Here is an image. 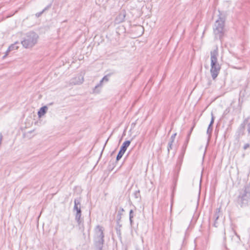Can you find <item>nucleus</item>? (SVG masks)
<instances>
[{
    "mask_svg": "<svg viewBox=\"0 0 250 250\" xmlns=\"http://www.w3.org/2000/svg\"><path fill=\"white\" fill-rule=\"evenodd\" d=\"M176 135H177V134H176V133H175L171 135V136L170 137V142H173V143L174 142Z\"/></svg>",
    "mask_w": 250,
    "mask_h": 250,
    "instance_id": "22",
    "label": "nucleus"
},
{
    "mask_svg": "<svg viewBox=\"0 0 250 250\" xmlns=\"http://www.w3.org/2000/svg\"><path fill=\"white\" fill-rule=\"evenodd\" d=\"M224 240L226 241V232H225V230H224Z\"/></svg>",
    "mask_w": 250,
    "mask_h": 250,
    "instance_id": "35",
    "label": "nucleus"
},
{
    "mask_svg": "<svg viewBox=\"0 0 250 250\" xmlns=\"http://www.w3.org/2000/svg\"><path fill=\"white\" fill-rule=\"evenodd\" d=\"M43 13V12L42 11L40 12L37 13L36 14V16L38 18V17H40Z\"/></svg>",
    "mask_w": 250,
    "mask_h": 250,
    "instance_id": "31",
    "label": "nucleus"
},
{
    "mask_svg": "<svg viewBox=\"0 0 250 250\" xmlns=\"http://www.w3.org/2000/svg\"><path fill=\"white\" fill-rule=\"evenodd\" d=\"M109 76H110V74L104 76L102 79L103 81H104V82H107L109 80V79H108Z\"/></svg>",
    "mask_w": 250,
    "mask_h": 250,
    "instance_id": "23",
    "label": "nucleus"
},
{
    "mask_svg": "<svg viewBox=\"0 0 250 250\" xmlns=\"http://www.w3.org/2000/svg\"><path fill=\"white\" fill-rule=\"evenodd\" d=\"M47 110V107L46 106H43L42 107L38 112V115L39 117H41L44 114L46 113Z\"/></svg>",
    "mask_w": 250,
    "mask_h": 250,
    "instance_id": "10",
    "label": "nucleus"
},
{
    "mask_svg": "<svg viewBox=\"0 0 250 250\" xmlns=\"http://www.w3.org/2000/svg\"><path fill=\"white\" fill-rule=\"evenodd\" d=\"M247 131L249 134H250V123L247 125Z\"/></svg>",
    "mask_w": 250,
    "mask_h": 250,
    "instance_id": "32",
    "label": "nucleus"
},
{
    "mask_svg": "<svg viewBox=\"0 0 250 250\" xmlns=\"http://www.w3.org/2000/svg\"><path fill=\"white\" fill-rule=\"evenodd\" d=\"M236 205L241 208L250 205V184H247L239 189L238 194L235 200Z\"/></svg>",
    "mask_w": 250,
    "mask_h": 250,
    "instance_id": "1",
    "label": "nucleus"
},
{
    "mask_svg": "<svg viewBox=\"0 0 250 250\" xmlns=\"http://www.w3.org/2000/svg\"><path fill=\"white\" fill-rule=\"evenodd\" d=\"M173 143V142H171L170 141H169L168 143V145H167V153L168 154L169 153L170 150L172 148Z\"/></svg>",
    "mask_w": 250,
    "mask_h": 250,
    "instance_id": "19",
    "label": "nucleus"
},
{
    "mask_svg": "<svg viewBox=\"0 0 250 250\" xmlns=\"http://www.w3.org/2000/svg\"><path fill=\"white\" fill-rule=\"evenodd\" d=\"M218 47L210 52V73L213 80H215L218 75L221 69V66L218 62Z\"/></svg>",
    "mask_w": 250,
    "mask_h": 250,
    "instance_id": "2",
    "label": "nucleus"
},
{
    "mask_svg": "<svg viewBox=\"0 0 250 250\" xmlns=\"http://www.w3.org/2000/svg\"><path fill=\"white\" fill-rule=\"evenodd\" d=\"M131 141L129 140L126 141L122 144L120 149L116 157V161H118L123 156L126 150L127 147L130 145Z\"/></svg>",
    "mask_w": 250,
    "mask_h": 250,
    "instance_id": "6",
    "label": "nucleus"
},
{
    "mask_svg": "<svg viewBox=\"0 0 250 250\" xmlns=\"http://www.w3.org/2000/svg\"><path fill=\"white\" fill-rule=\"evenodd\" d=\"M126 16V12L125 10L121 11L120 13L117 15L115 19V21L117 23H120L125 21Z\"/></svg>",
    "mask_w": 250,
    "mask_h": 250,
    "instance_id": "7",
    "label": "nucleus"
},
{
    "mask_svg": "<svg viewBox=\"0 0 250 250\" xmlns=\"http://www.w3.org/2000/svg\"><path fill=\"white\" fill-rule=\"evenodd\" d=\"M212 131V126H210V125H208V129L207 131V133L209 137H210V136L211 135Z\"/></svg>",
    "mask_w": 250,
    "mask_h": 250,
    "instance_id": "17",
    "label": "nucleus"
},
{
    "mask_svg": "<svg viewBox=\"0 0 250 250\" xmlns=\"http://www.w3.org/2000/svg\"><path fill=\"white\" fill-rule=\"evenodd\" d=\"M133 218V211L132 209H131L129 211V218Z\"/></svg>",
    "mask_w": 250,
    "mask_h": 250,
    "instance_id": "28",
    "label": "nucleus"
},
{
    "mask_svg": "<svg viewBox=\"0 0 250 250\" xmlns=\"http://www.w3.org/2000/svg\"><path fill=\"white\" fill-rule=\"evenodd\" d=\"M187 146H184L183 145V146H182V152H181V156L182 157H183L185 154V153L186 152V148H187Z\"/></svg>",
    "mask_w": 250,
    "mask_h": 250,
    "instance_id": "20",
    "label": "nucleus"
},
{
    "mask_svg": "<svg viewBox=\"0 0 250 250\" xmlns=\"http://www.w3.org/2000/svg\"><path fill=\"white\" fill-rule=\"evenodd\" d=\"M108 139H107V140L106 141V142H105V144H104V146H105V145H106V144L107 143V141H108Z\"/></svg>",
    "mask_w": 250,
    "mask_h": 250,
    "instance_id": "39",
    "label": "nucleus"
},
{
    "mask_svg": "<svg viewBox=\"0 0 250 250\" xmlns=\"http://www.w3.org/2000/svg\"><path fill=\"white\" fill-rule=\"evenodd\" d=\"M52 5L51 3H50L49 5H48L47 6H46L42 10V11L43 12H45V11L47 10L48 9H49Z\"/></svg>",
    "mask_w": 250,
    "mask_h": 250,
    "instance_id": "26",
    "label": "nucleus"
},
{
    "mask_svg": "<svg viewBox=\"0 0 250 250\" xmlns=\"http://www.w3.org/2000/svg\"><path fill=\"white\" fill-rule=\"evenodd\" d=\"M225 19L224 17H221L220 14L218 19L216 21L213 26L215 39H219L221 42L225 35Z\"/></svg>",
    "mask_w": 250,
    "mask_h": 250,
    "instance_id": "3",
    "label": "nucleus"
},
{
    "mask_svg": "<svg viewBox=\"0 0 250 250\" xmlns=\"http://www.w3.org/2000/svg\"><path fill=\"white\" fill-rule=\"evenodd\" d=\"M121 227H122V225L120 223L119 224H117L116 230V233H117V235H118L119 236H120L121 235Z\"/></svg>",
    "mask_w": 250,
    "mask_h": 250,
    "instance_id": "14",
    "label": "nucleus"
},
{
    "mask_svg": "<svg viewBox=\"0 0 250 250\" xmlns=\"http://www.w3.org/2000/svg\"><path fill=\"white\" fill-rule=\"evenodd\" d=\"M214 118L213 115V114L212 113L211 114V119L210 124H209V125H210V126H212L213 124L214 123Z\"/></svg>",
    "mask_w": 250,
    "mask_h": 250,
    "instance_id": "24",
    "label": "nucleus"
},
{
    "mask_svg": "<svg viewBox=\"0 0 250 250\" xmlns=\"http://www.w3.org/2000/svg\"><path fill=\"white\" fill-rule=\"evenodd\" d=\"M2 139V135L1 133H0V145L1 144Z\"/></svg>",
    "mask_w": 250,
    "mask_h": 250,
    "instance_id": "34",
    "label": "nucleus"
},
{
    "mask_svg": "<svg viewBox=\"0 0 250 250\" xmlns=\"http://www.w3.org/2000/svg\"><path fill=\"white\" fill-rule=\"evenodd\" d=\"M124 211V209L123 208H120V210L118 211L117 215V224H119L122 218V215L123 212Z\"/></svg>",
    "mask_w": 250,
    "mask_h": 250,
    "instance_id": "11",
    "label": "nucleus"
},
{
    "mask_svg": "<svg viewBox=\"0 0 250 250\" xmlns=\"http://www.w3.org/2000/svg\"><path fill=\"white\" fill-rule=\"evenodd\" d=\"M104 237L103 228L100 225L97 226L95 229L94 243L98 250H102L104 241Z\"/></svg>",
    "mask_w": 250,
    "mask_h": 250,
    "instance_id": "4",
    "label": "nucleus"
},
{
    "mask_svg": "<svg viewBox=\"0 0 250 250\" xmlns=\"http://www.w3.org/2000/svg\"><path fill=\"white\" fill-rule=\"evenodd\" d=\"M17 42H15L14 44H11L8 48V51H11L14 49H17L18 48V46L16 45Z\"/></svg>",
    "mask_w": 250,
    "mask_h": 250,
    "instance_id": "16",
    "label": "nucleus"
},
{
    "mask_svg": "<svg viewBox=\"0 0 250 250\" xmlns=\"http://www.w3.org/2000/svg\"><path fill=\"white\" fill-rule=\"evenodd\" d=\"M83 82V78H81L80 77H79L78 78H75L74 79V81H73L72 83H74V84H79L82 83Z\"/></svg>",
    "mask_w": 250,
    "mask_h": 250,
    "instance_id": "12",
    "label": "nucleus"
},
{
    "mask_svg": "<svg viewBox=\"0 0 250 250\" xmlns=\"http://www.w3.org/2000/svg\"><path fill=\"white\" fill-rule=\"evenodd\" d=\"M245 125L244 124H241L240 125L238 129V134L239 136H243L245 134Z\"/></svg>",
    "mask_w": 250,
    "mask_h": 250,
    "instance_id": "9",
    "label": "nucleus"
},
{
    "mask_svg": "<svg viewBox=\"0 0 250 250\" xmlns=\"http://www.w3.org/2000/svg\"><path fill=\"white\" fill-rule=\"evenodd\" d=\"M172 203H173V200H171V207H170V210H171H171H172Z\"/></svg>",
    "mask_w": 250,
    "mask_h": 250,
    "instance_id": "38",
    "label": "nucleus"
},
{
    "mask_svg": "<svg viewBox=\"0 0 250 250\" xmlns=\"http://www.w3.org/2000/svg\"><path fill=\"white\" fill-rule=\"evenodd\" d=\"M189 139H190V138L187 137L186 140V141H185V143L184 144V146H188V145Z\"/></svg>",
    "mask_w": 250,
    "mask_h": 250,
    "instance_id": "27",
    "label": "nucleus"
},
{
    "mask_svg": "<svg viewBox=\"0 0 250 250\" xmlns=\"http://www.w3.org/2000/svg\"><path fill=\"white\" fill-rule=\"evenodd\" d=\"M76 205V206L79 208V206H80L81 207V198H76V199H74V205Z\"/></svg>",
    "mask_w": 250,
    "mask_h": 250,
    "instance_id": "18",
    "label": "nucleus"
},
{
    "mask_svg": "<svg viewBox=\"0 0 250 250\" xmlns=\"http://www.w3.org/2000/svg\"><path fill=\"white\" fill-rule=\"evenodd\" d=\"M250 147V144H248V143H247V144H245L243 146V149L244 150H246L247 149V148H248L249 147Z\"/></svg>",
    "mask_w": 250,
    "mask_h": 250,
    "instance_id": "29",
    "label": "nucleus"
},
{
    "mask_svg": "<svg viewBox=\"0 0 250 250\" xmlns=\"http://www.w3.org/2000/svg\"><path fill=\"white\" fill-rule=\"evenodd\" d=\"M38 35L34 32L27 33L21 43L25 48L32 47L37 42Z\"/></svg>",
    "mask_w": 250,
    "mask_h": 250,
    "instance_id": "5",
    "label": "nucleus"
},
{
    "mask_svg": "<svg viewBox=\"0 0 250 250\" xmlns=\"http://www.w3.org/2000/svg\"><path fill=\"white\" fill-rule=\"evenodd\" d=\"M10 51H8V49L7 50L6 52V54L3 57V58H5L7 55H8V53L9 52H10Z\"/></svg>",
    "mask_w": 250,
    "mask_h": 250,
    "instance_id": "37",
    "label": "nucleus"
},
{
    "mask_svg": "<svg viewBox=\"0 0 250 250\" xmlns=\"http://www.w3.org/2000/svg\"><path fill=\"white\" fill-rule=\"evenodd\" d=\"M129 222H130V224L131 226H132V223H133L132 218H129Z\"/></svg>",
    "mask_w": 250,
    "mask_h": 250,
    "instance_id": "36",
    "label": "nucleus"
},
{
    "mask_svg": "<svg viewBox=\"0 0 250 250\" xmlns=\"http://www.w3.org/2000/svg\"><path fill=\"white\" fill-rule=\"evenodd\" d=\"M194 127V125H193V126L190 128V130H189V132H188L187 137L190 138V135H191V134L192 133V131Z\"/></svg>",
    "mask_w": 250,
    "mask_h": 250,
    "instance_id": "25",
    "label": "nucleus"
},
{
    "mask_svg": "<svg viewBox=\"0 0 250 250\" xmlns=\"http://www.w3.org/2000/svg\"><path fill=\"white\" fill-rule=\"evenodd\" d=\"M248 121V119H245L244 120V121L243 122V123L242 124H244L246 126V124L247 123Z\"/></svg>",
    "mask_w": 250,
    "mask_h": 250,
    "instance_id": "33",
    "label": "nucleus"
},
{
    "mask_svg": "<svg viewBox=\"0 0 250 250\" xmlns=\"http://www.w3.org/2000/svg\"><path fill=\"white\" fill-rule=\"evenodd\" d=\"M171 130V129L169 131L168 133H169L170 132Z\"/></svg>",
    "mask_w": 250,
    "mask_h": 250,
    "instance_id": "40",
    "label": "nucleus"
},
{
    "mask_svg": "<svg viewBox=\"0 0 250 250\" xmlns=\"http://www.w3.org/2000/svg\"><path fill=\"white\" fill-rule=\"evenodd\" d=\"M76 205H74L73 210L74 211H76L75 214H82V210H81V207L80 206H79V208H78L76 206Z\"/></svg>",
    "mask_w": 250,
    "mask_h": 250,
    "instance_id": "13",
    "label": "nucleus"
},
{
    "mask_svg": "<svg viewBox=\"0 0 250 250\" xmlns=\"http://www.w3.org/2000/svg\"><path fill=\"white\" fill-rule=\"evenodd\" d=\"M134 196L136 198H138L140 197V190H136L134 193Z\"/></svg>",
    "mask_w": 250,
    "mask_h": 250,
    "instance_id": "21",
    "label": "nucleus"
},
{
    "mask_svg": "<svg viewBox=\"0 0 250 250\" xmlns=\"http://www.w3.org/2000/svg\"><path fill=\"white\" fill-rule=\"evenodd\" d=\"M104 81H103V80L102 79L99 83L98 84H97L95 86V88L94 89V91L96 92H98V91H97V89L99 87H101L102 86V84H103V83L104 82Z\"/></svg>",
    "mask_w": 250,
    "mask_h": 250,
    "instance_id": "15",
    "label": "nucleus"
},
{
    "mask_svg": "<svg viewBox=\"0 0 250 250\" xmlns=\"http://www.w3.org/2000/svg\"><path fill=\"white\" fill-rule=\"evenodd\" d=\"M75 219L80 227L83 225V219L82 218V214H75Z\"/></svg>",
    "mask_w": 250,
    "mask_h": 250,
    "instance_id": "8",
    "label": "nucleus"
},
{
    "mask_svg": "<svg viewBox=\"0 0 250 250\" xmlns=\"http://www.w3.org/2000/svg\"><path fill=\"white\" fill-rule=\"evenodd\" d=\"M214 217L215 218V223H214V226L215 227H217V226L216 225V224L217 223V220L218 219L219 216L217 214H215Z\"/></svg>",
    "mask_w": 250,
    "mask_h": 250,
    "instance_id": "30",
    "label": "nucleus"
}]
</instances>
